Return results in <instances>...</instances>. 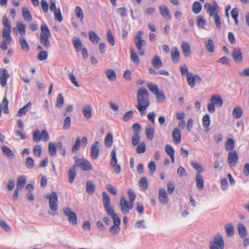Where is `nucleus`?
I'll use <instances>...</instances> for the list:
<instances>
[{"mask_svg":"<svg viewBox=\"0 0 249 249\" xmlns=\"http://www.w3.org/2000/svg\"><path fill=\"white\" fill-rule=\"evenodd\" d=\"M17 28L20 35L23 36L26 33L25 25L22 23H17Z\"/></svg>","mask_w":249,"mask_h":249,"instance_id":"obj_52","label":"nucleus"},{"mask_svg":"<svg viewBox=\"0 0 249 249\" xmlns=\"http://www.w3.org/2000/svg\"><path fill=\"white\" fill-rule=\"evenodd\" d=\"M149 93L143 87H141L138 91L137 98L138 105L137 108L141 114H144L145 109L150 105Z\"/></svg>","mask_w":249,"mask_h":249,"instance_id":"obj_1","label":"nucleus"},{"mask_svg":"<svg viewBox=\"0 0 249 249\" xmlns=\"http://www.w3.org/2000/svg\"><path fill=\"white\" fill-rule=\"evenodd\" d=\"M50 37L40 36V42L45 48H48L50 47L51 44L49 41Z\"/></svg>","mask_w":249,"mask_h":249,"instance_id":"obj_46","label":"nucleus"},{"mask_svg":"<svg viewBox=\"0 0 249 249\" xmlns=\"http://www.w3.org/2000/svg\"><path fill=\"white\" fill-rule=\"evenodd\" d=\"M152 64L153 66L157 69L162 67L163 66L162 62L158 55L154 56L152 60Z\"/></svg>","mask_w":249,"mask_h":249,"instance_id":"obj_26","label":"nucleus"},{"mask_svg":"<svg viewBox=\"0 0 249 249\" xmlns=\"http://www.w3.org/2000/svg\"><path fill=\"white\" fill-rule=\"evenodd\" d=\"M130 59L131 61L134 62V63H136L137 65H138L140 62L139 58L135 53V51L133 49L131 48L130 49Z\"/></svg>","mask_w":249,"mask_h":249,"instance_id":"obj_44","label":"nucleus"},{"mask_svg":"<svg viewBox=\"0 0 249 249\" xmlns=\"http://www.w3.org/2000/svg\"><path fill=\"white\" fill-rule=\"evenodd\" d=\"M238 160V154L236 151H231L229 153L228 156V163L230 167L234 166L237 163Z\"/></svg>","mask_w":249,"mask_h":249,"instance_id":"obj_11","label":"nucleus"},{"mask_svg":"<svg viewBox=\"0 0 249 249\" xmlns=\"http://www.w3.org/2000/svg\"><path fill=\"white\" fill-rule=\"evenodd\" d=\"M46 198L49 199V206L51 210L53 211H56L58 209L57 204L58 197L56 193L53 192L51 194H48Z\"/></svg>","mask_w":249,"mask_h":249,"instance_id":"obj_6","label":"nucleus"},{"mask_svg":"<svg viewBox=\"0 0 249 249\" xmlns=\"http://www.w3.org/2000/svg\"><path fill=\"white\" fill-rule=\"evenodd\" d=\"M95 189V186L91 181H88L86 182V192L91 195L94 194Z\"/></svg>","mask_w":249,"mask_h":249,"instance_id":"obj_36","label":"nucleus"},{"mask_svg":"<svg viewBox=\"0 0 249 249\" xmlns=\"http://www.w3.org/2000/svg\"><path fill=\"white\" fill-rule=\"evenodd\" d=\"M75 13L76 18H78L82 23H83L84 19V14L83 11L80 7L77 6L75 7Z\"/></svg>","mask_w":249,"mask_h":249,"instance_id":"obj_38","label":"nucleus"},{"mask_svg":"<svg viewBox=\"0 0 249 249\" xmlns=\"http://www.w3.org/2000/svg\"><path fill=\"white\" fill-rule=\"evenodd\" d=\"M146 145L145 143L143 142H141L137 146L136 151L138 154L143 153L145 151Z\"/></svg>","mask_w":249,"mask_h":249,"instance_id":"obj_58","label":"nucleus"},{"mask_svg":"<svg viewBox=\"0 0 249 249\" xmlns=\"http://www.w3.org/2000/svg\"><path fill=\"white\" fill-rule=\"evenodd\" d=\"M226 149L228 151H231L234 148V141L231 139H229L226 143Z\"/></svg>","mask_w":249,"mask_h":249,"instance_id":"obj_56","label":"nucleus"},{"mask_svg":"<svg viewBox=\"0 0 249 249\" xmlns=\"http://www.w3.org/2000/svg\"><path fill=\"white\" fill-rule=\"evenodd\" d=\"M11 32V28H5L3 30L2 37L3 39L8 40V43H10L11 38L10 33Z\"/></svg>","mask_w":249,"mask_h":249,"instance_id":"obj_32","label":"nucleus"},{"mask_svg":"<svg viewBox=\"0 0 249 249\" xmlns=\"http://www.w3.org/2000/svg\"><path fill=\"white\" fill-rule=\"evenodd\" d=\"M139 183L140 187L142 188V190H145L147 188V179L145 177H142L139 181Z\"/></svg>","mask_w":249,"mask_h":249,"instance_id":"obj_53","label":"nucleus"},{"mask_svg":"<svg viewBox=\"0 0 249 249\" xmlns=\"http://www.w3.org/2000/svg\"><path fill=\"white\" fill-rule=\"evenodd\" d=\"M48 53L46 51H42L37 55V59L40 61L45 60L47 58Z\"/></svg>","mask_w":249,"mask_h":249,"instance_id":"obj_62","label":"nucleus"},{"mask_svg":"<svg viewBox=\"0 0 249 249\" xmlns=\"http://www.w3.org/2000/svg\"><path fill=\"white\" fill-rule=\"evenodd\" d=\"M181 47L184 56L189 57L191 54V50L189 43L186 41L182 42Z\"/></svg>","mask_w":249,"mask_h":249,"instance_id":"obj_16","label":"nucleus"},{"mask_svg":"<svg viewBox=\"0 0 249 249\" xmlns=\"http://www.w3.org/2000/svg\"><path fill=\"white\" fill-rule=\"evenodd\" d=\"M26 179L24 176H19L18 178L16 188H17L18 189L21 190L24 187L26 183Z\"/></svg>","mask_w":249,"mask_h":249,"instance_id":"obj_37","label":"nucleus"},{"mask_svg":"<svg viewBox=\"0 0 249 249\" xmlns=\"http://www.w3.org/2000/svg\"><path fill=\"white\" fill-rule=\"evenodd\" d=\"M69 78L71 81V82L76 87H79L80 85L76 80V77L74 74L72 73H69Z\"/></svg>","mask_w":249,"mask_h":249,"instance_id":"obj_60","label":"nucleus"},{"mask_svg":"<svg viewBox=\"0 0 249 249\" xmlns=\"http://www.w3.org/2000/svg\"><path fill=\"white\" fill-rule=\"evenodd\" d=\"M154 127L151 125H147L145 128L146 138L149 140H152L154 137Z\"/></svg>","mask_w":249,"mask_h":249,"instance_id":"obj_29","label":"nucleus"},{"mask_svg":"<svg viewBox=\"0 0 249 249\" xmlns=\"http://www.w3.org/2000/svg\"><path fill=\"white\" fill-rule=\"evenodd\" d=\"M120 205L121 211L124 214H127L129 213V211L132 210L133 207L132 202H128L124 196H122L121 198Z\"/></svg>","mask_w":249,"mask_h":249,"instance_id":"obj_5","label":"nucleus"},{"mask_svg":"<svg viewBox=\"0 0 249 249\" xmlns=\"http://www.w3.org/2000/svg\"><path fill=\"white\" fill-rule=\"evenodd\" d=\"M110 156L111 157L110 160V165H115L117 163V159L116 158V149L115 148L112 150Z\"/></svg>","mask_w":249,"mask_h":249,"instance_id":"obj_54","label":"nucleus"},{"mask_svg":"<svg viewBox=\"0 0 249 249\" xmlns=\"http://www.w3.org/2000/svg\"><path fill=\"white\" fill-rule=\"evenodd\" d=\"M187 79L189 85L192 88L195 86V75L192 73H188L187 75Z\"/></svg>","mask_w":249,"mask_h":249,"instance_id":"obj_42","label":"nucleus"},{"mask_svg":"<svg viewBox=\"0 0 249 249\" xmlns=\"http://www.w3.org/2000/svg\"><path fill=\"white\" fill-rule=\"evenodd\" d=\"M82 112L86 118L89 119L91 117L92 112L90 106L88 105L84 106L82 108Z\"/></svg>","mask_w":249,"mask_h":249,"instance_id":"obj_31","label":"nucleus"},{"mask_svg":"<svg viewBox=\"0 0 249 249\" xmlns=\"http://www.w3.org/2000/svg\"><path fill=\"white\" fill-rule=\"evenodd\" d=\"M72 43L77 52L80 51L82 49V44L79 38L74 37L72 39Z\"/></svg>","mask_w":249,"mask_h":249,"instance_id":"obj_40","label":"nucleus"},{"mask_svg":"<svg viewBox=\"0 0 249 249\" xmlns=\"http://www.w3.org/2000/svg\"><path fill=\"white\" fill-rule=\"evenodd\" d=\"M171 58L173 62L177 63L179 61L180 55L177 47H174L171 52Z\"/></svg>","mask_w":249,"mask_h":249,"instance_id":"obj_22","label":"nucleus"},{"mask_svg":"<svg viewBox=\"0 0 249 249\" xmlns=\"http://www.w3.org/2000/svg\"><path fill=\"white\" fill-rule=\"evenodd\" d=\"M19 42L23 51L25 52H28L29 51V45L26 40L24 37H19Z\"/></svg>","mask_w":249,"mask_h":249,"instance_id":"obj_30","label":"nucleus"},{"mask_svg":"<svg viewBox=\"0 0 249 249\" xmlns=\"http://www.w3.org/2000/svg\"><path fill=\"white\" fill-rule=\"evenodd\" d=\"M54 15V19L59 22H61L63 20L62 16L61 11L59 8H58L56 11L53 12Z\"/></svg>","mask_w":249,"mask_h":249,"instance_id":"obj_57","label":"nucleus"},{"mask_svg":"<svg viewBox=\"0 0 249 249\" xmlns=\"http://www.w3.org/2000/svg\"><path fill=\"white\" fill-rule=\"evenodd\" d=\"M225 229L227 237H230L234 235V229L233 225L231 223L226 224Z\"/></svg>","mask_w":249,"mask_h":249,"instance_id":"obj_23","label":"nucleus"},{"mask_svg":"<svg viewBox=\"0 0 249 249\" xmlns=\"http://www.w3.org/2000/svg\"><path fill=\"white\" fill-rule=\"evenodd\" d=\"M41 30V34L40 35V36H45V37H50L51 36V34L50 31V30L47 25L44 23L41 25L40 27Z\"/></svg>","mask_w":249,"mask_h":249,"instance_id":"obj_25","label":"nucleus"},{"mask_svg":"<svg viewBox=\"0 0 249 249\" xmlns=\"http://www.w3.org/2000/svg\"><path fill=\"white\" fill-rule=\"evenodd\" d=\"M196 186L199 190H202L204 188V181L199 173H197L196 175Z\"/></svg>","mask_w":249,"mask_h":249,"instance_id":"obj_17","label":"nucleus"},{"mask_svg":"<svg viewBox=\"0 0 249 249\" xmlns=\"http://www.w3.org/2000/svg\"><path fill=\"white\" fill-rule=\"evenodd\" d=\"M205 47L209 53H212L214 51L213 42L212 39H209L205 42Z\"/></svg>","mask_w":249,"mask_h":249,"instance_id":"obj_43","label":"nucleus"},{"mask_svg":"<svg viewBox=\"0 0 249 249\" xmlns=\"http://www.w3.org/2000/svg\"><path fill=\"white\" fill-rule=\"evenodd\" d=\"M159 10L160 14L164 18L167 20H169L171 19V17L170 15L169 11L166 6L163 5L160 6L159 7Z\"/></svg>","mask_w":249,"mask_h":249,"instance_id":"obj_21","label":"nucleus"},{"mask_svg":"<svg viewBox=\"0 0 249 249\" xmlns=\"http://www.w3.org/2000/svg\"><path fill=\"white\" fill-rule=\"evenodd\" d=\"M22 15L23 18L29 22L32 20V16L31 14L27 7H23L22 9Z\"/></svg>","mask_w":249,"mask_h":249,"instance_id":"obj_27","label":"nucleus"},{"mask_svg":"<svg viewBox=\"0 0 249 249\" xmlns=\"http://www.w3.org/2000/svg\"><path fill=\"white\" fill-rule=\"evenodd\" d=\"M116 12L122 17H125L127 16V12L124 7H119L116 9Z\"/></svg>","mask_w":249,"mask_h":249,"instance_id":"obj_59","label":"nucleus"},{"mask_svg":"<svg viewBox=\"0 0 249 249\" xmlns=\"http://www.w3.org/2000/svg\"><path fill=\"white\" fill-rule=\"evenodd\" d=\"M32 105V103L29 102L26 106L20 108L17 113V116L21 117L25 115L26 112L30 109Z\"/></svg>","mask_w":249,"mask_h":249,"instance_id":"obj_24","label":"nucleus"},{"mask_svg":"<svg viewBox=\"0 0 249 249\" xmlns=\"http://www.w3.org/2000/svg\"><path fill=\"white\" fill-rule=\"evenodd\" d=\"M1 150L2 153L5 156L8 158L10 159H13L15 158V155L13 151L6 145H3L1 147Z\"/></svg>","mask_w":249,"mask_h":249,"instance_id":"obj_19","label":"nucleus"},{"mask_svg":"<svg viewBox=\"0 0 249 249\" xmlns=\"http://www.w3.org/2000/svg\"><path fill=\"white\" fill-rule=\"evenodd\" d=\"M64 214L68 217L69 223L72 225L77 224V216L75 213L71 211L69 207H64L63 210Z\"/></svg>","mask_w":249,"mask_h":249,"instance_id":"obj_9","label":"nucleus"},{"mask_svg":"<svg viewBox=\"0 0 249 249\" xmlns=\"http://www.w3.org/2000/svg\"><path fill=\"white\" fill-rule=\"evenodd\" d=\"M147 87L154 94H156L159 91L157 85L148 83L147 84Z\"/></svg>","mask_w":249,"mask_h":249,"instance_id":"obj_63","label":"nucleus"},{"mask_svg":"<svg viewBox=\"0 0 249 249\" xmlns=\"http://www.w3.org/2000/svg\"><path fill=\"white\" fill-rule=\"evenodd\" d=\"M99 142L96 141L91 146L90 157L93 160H96L98 158L99 152Z\"/></svg>","mask_w":249,"mask_h":249,"instance_id":"obj_13","label":"nucleus"},{"mask_svg":"<svg viewBox=\"0 0 249 249\" xmlns=\"http://www.w3.org/2000/svg\"><path fill=\"white\" fill-rule=\"evenodd\" d=\"M33 153L35 156L36 157H39L41 153V147L40 145H36L35 146L33 149Z\"/></svg>","mask_w":249,"mask_h":249,"instance_id":"obj_64","label":"nucleus"},{"mask_svg":"<svg viewBox=\"0 0 249 249\" xmlns=\"http://www.w3.org/2000/svg\"><path fill=\"white\" fill-rule=\"evenodd\" d=\"M172 138L174 142L178 144L181 141V132L180 130L178 128H175L172 133Z\"/></svg>","mask_w":249,"mask_h":249,"instance_id":"obj_20","label":"nucleus"},{"mask_svg":"<svg viewBox=\"0 0 249 249\" xmlns=\"http://www.w3.org/2000/svg\"><path fill=\"white\" fill-rule=\"evenodd\" d=\"M80 145V139L79 138H77L75 143L72 148L71 152L73 153H76L79 149Z\"/></svg>","mask_w":249,"mask_h":249,"instance_id":"obj_61","label":"nucleus"},{"mask_svg":"<svg viewBox=\"0 0 249 249\" xmlns=\"http://www.w3.org/2000/svg\"><path fill=\"white\" fill-rule=\"evenodd\" d=\"M64 101V97L61 93H59L57 98L56 107L58 108H62L63 106Z\"/></svg>","mask_w":249,"mask_h":249,"instance_id":"obj_51","label":"nucleus"},{"mask_svg":"<svg viewBox=\"0 0 249 249\" xmlns=\"http://www.w3.org/2000/svg\"><path fill=\"white\" fill-rule=\"evenodd\" d=\"M238 231L240 235V236L244 238L247 235V231L245 227L242 223H239L238 225Z\"/></svg>","mask_w":249,"mask_h":249,"instance_id":"obj_41","label":"nucleus"},{"mask_svg":"<svg viewBox=\"0 0 249 249\" xmlns=\"http://www.w3.org/2000/svg\"><path fill=\"white\" fill-rule=\"evenodd\" d=\"M155 95L158 102H163L166 99L165 94L162 90H159Z\"/></svg>","mask_w":249,"mask_h":249,"instance_id":"obj_49","label":"nucleus"},{"mask_svg":"<svg viewBox=\"0 0 249 249\" xmlns=\"http://www.w3.org/2000/svg\"><path fill=\"white\" fill-rule=\"evenodd\" d=\"M159 199L160 202L163 204L166 205L168 202V199L166 190L164 188H160L159 190Z\"/></svg>","mask_w":249,"mask_h":249,"instance_id":"obj_15","label":"nucleus"},{"mask_svg":"<svg viewBox=\"0 0 249 249\" xmlns=\"http://www.w3.org/2000/svg\"><path fill=\"white\" fill-rule=\"evenodd\" d=\"M142 34L143 33L142 31H139L135 37V43L138 50H141L143 46H145L146 45V42L142 38L141 36Z\"/></svg>","mask_w":249,"mask_h":249,"instance_id":"obj_10","label":"nucleus"},{"mask_svg":"<svg viewBox=\"0 0 249 249\" xmlns=\"http://www.w3.org/2000/svg\"><path fill=\"white\" fill-rule=\"evenodd\" d=\"M191 164L197 171V173L200 174V173L204 172V170L202 168V165L200 163L191 161Z\"/></svg>","mask_w":249,"mask_h":249,"instance_id":"obj_48","label":"nucleus"},{"mask_svg":"<svg viewBox=\"0 0 249 249\" xmlns=\"http://www.w3.org/2000/svg\"><path fill=\"white\" fill-rule=\"evenodd\" d=\"M204 8L209 13L211 17L215 16V14H218V6L214 1L213 4L206 2L204 5Z\"/></svg>","mask_w":249,"mask_h":249,"instance_id":"obj_7","label":"nucleus"},{"mask_svg":"<svg viewBox=\"0 0 249 249\" xmlns=\"http://www.w3.org/2000/svg\"><path fill=\"white\" fill-rule=\"evenodd\" d=\"M106 75L110 81H114L116 78V75L114 70L110 69L106 71Z\"/></svg>","mask_w":249,"mask_h":249,"instance_id":"obj_47","label":"nucleus"},{"mask_svg":"<svg viewBox=\"0 0 249 249\" xmlns=\"http://www.w3.org/2000/svg\"><path fill=\"white\" fill-rule=\"evenodd\" d=\"M201 10L202 5L201 3L197 1H195L192 5V10L193 12L196 14H197L201 12Z\"/></svg>","mask_w":249,"mask_h":249,"instance_id":"obj_39","label":"nucleus"},{"mask_svg":"<svg viewBox=\"0 0 249 249\" xmlns=\"http://www.w3.org/2000/svg\"><path fill=\"white\" fill-rule=\"evenodd\" d=\"M25 165L28 169H32L34 166V160L32 157H28L26 159Z\"/></svg>","mask_w":249,"mask_h":249,"instance_id":"obj_55","label":"nucleus"},{"mask_svg":"<svg viewBox=\"0 0 249 249\" xmlns=\"http://www.w3.org/2000/svg\"><path fill=\"white\" fill-rule=\"evenodd\" d=\"M10 76L8 71L6 69H1L0 71V83L2 87H4L7 84V79Z\"/></svg>","mask_w":249,"mask_h":249,"instance_id":"obj_12","label":"nucleus"},{"mask_svg":"<svg viewBox=\"0 0 249 249\" xmlns=\"http://www.w3.org/2000/svg\"><path fill=\"white\" fill-rule=\"evenodd\" d=\"M224 243L222 237L220 235L215 236L211 243L210 249H224Z\"/></svg>","mask_w":249,"mask_h":249,"instance_id":"obj_8","label":"nucleus"},{"mask_svg":"<svg viewBox=\"0 0 249 249\" xmlns=\"http://www.w3.org/2000/svg\"><path fill=\"white\" fill-rule=\"evenodd\" d=\"M196 23L198 28L204 29L206 25V21L202 15H199L196 18Z\"/></svg>","mask_w":249,"mask_h":249,"instance_id":"obj_33","label":"nucleus"},{"mask_svg":"<svg viewBox=\"0 0 249 249\" xmlns=\"http://www.w3.org/2000/svg\"><path fill=\"white\" fill-rule=\"evenodd\" d=\"M243 109L240 106H236L232 111V115L236 119H239L242 116Z\"/></svg>","mask_w":249,"mask_h":249,"instance_id":"obj_34","label":"nucleus"},{"mask_svg":"<svg viewBox=\"0 0 249 249\" xmlns=\"http://www.w3.org/2000/svg\"><path fill=\"white\" fill-rule=\"evenodd\" d=\"M75 167L73 165L68 171V178L70 183H72L76 177V173Z\"/></svg>","mask_w":249,"mask_h":249,"instance_id":"obj_28","label":"nucleus"},{"mask_svg":"<svg viewBox=\"0 0 249 249\" xmlns=\"http://www.w3.org/2000/svg\"><path fill=\"white\" fill-rule=\"evenodd\" d=\"M102 195L103 206L107 215L110 216L116 214L110 205L111 199L108 195L105 192L103 193Z\"/></svg>","mask_w":249,"mask_h":249,"instance_id":"obj_4","label":"nucleus"},{"mask_svg":"<svg viewBox=\"0 0 249 249\" xmlns=\"http://www.w3.org/2000/svg\"><path fill=\"white\" fill-rule=\"evenodd\" d=\"M231 56L234 61L236 62H240L242 61V54L239 48H235L233 49L231 53Z\"/></svg>","mask_w":249,"mask_h":249,"instance_id":"obj_14","label":"nucleus"},{"mask_svg":"<svg viewBox=\"0 0 249 249\" xmlns=\"http://www.w3.org/2000/svg\"><path fill=\"white\" fill-rule=\"evenodd\" d=\"M113 219L114 225H112L109 230L110 233L112 235H117L120 231L121 219L117 214L110 215Z\"/></svg>","mask_w":249,"mask_h":249,"instance_id":"obj_3","label":"nucleus"},{"mask_svg":"<svg viewBox=\"0 0 249 249\" xmlns=\"http://www.w3.org/2000/svg\"><path fill=\"white\" fill-rule=\"evenodd\" d=\"M113 138L111 134L108 133L105 140V144L106 146L110 147L112 144Z\"/></svg>","mask_w":249,"mask_h":249,"instance_id":"obj_50","label":"nucleus"},{"mask_svg":"<svg viewBox=\"0 0 249 249\" xmlns=\"http://www.w3.org/2000/svg\"><path fill=\"white\" fill-rule=\"evenodd\" d=\"M48 151L52 156L56 155V146L53 142H50L48 146Z\"/></svg>","mask_w":249,"mask_h":249,"instance_id":"obj_45","label":"nucleus"},{"mask_svg":"<svg viewBox=\"0 0 249 249\" xmlns=\"http://www.w3.org/2000/svg\"><path fill=\"white\" fill-rule=\"evenodd\" d=\"M75 159L74 164L75 168L79 167L82 171H92L93 167L90 162L86 159H79L77 156L74 157Z\"/></svg>","mask_w":249,"mask_h":249,"instance_id":"obj_2","label":"nucleus"},{"mask_svg":"<svg viewBox=\"0 0 249 249\" xmlns=\"http://www.w3.org/2000/svg\"><path fill=\"white\" fill-rule=\"evenodd\" d=\"M89 40L92 43H98L100 38L93 31H89Z\"/></svg>","mask_w":249,"mask_h":249,"instance_id":"obj_35","label":"nucleus"},{"mask_svg":"<svg viewBox=\"0 0 249 249\" xmlns=\"http://www.w3.org/2000/svg\"><path fill=\"white\" fill-rule=\"evenodd\" d=\"M211 102L218 107H221L223 105V100L218 95H213L211 98Z\"/></svg>","mask_w":249,"mask_h":249,"instance_id":"obj_18","label":"nucleus"}]
</instances>
